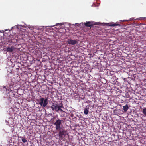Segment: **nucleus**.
<instances>
[{
	"mask_svg": "<svg viewBox=\"0 0 146 146\" xmlns=\"http://www.w3.org/2000/svg\"><path fill=\"white\" fill-rule=\"evenodd\" d=\"M22 142H23V143H25L27 141V140L25 138L22 139Z\"/></svg>",
	"mask_w": 146,
	"mask_h": 146,
	"instance_id": "nucleus-12",
	"label": "nucleus"
},
{
	"mask_svg": "<svg viewBox=\"0 0 146 146\" xmlns=\"http://www.w3.org/2000/svg\"><path fill=\"white\" fill-rule=\"evenodd\" d=\"M48 99L46 98L44 99L43 98H41L40 99L38 100V104H40V106L42 107V108L45 107L48 103Z\"/></svg>",
	"mask_w": 146,
	"mask_h": 146,
	"instance_id": "nucleus-2",
	"label": "nucleus"
},
{
	"mask_svg": "<svg viewBox=\"0 0 146 146\" xmlns=\"http://www.w3.org/2000/svg\"><path fill=\"white\" fill-rule=\"evenodd\" d=\"M142 112L144 115L145 116H146V108H144L143 109Z\"/></svg>",
	"mask_w": 146,
	"mask_h": 146,
	"instance_id": "nucleus-11",
	"label": "nucleus"
},
{
	"mask_svg": "<svg viewBox=\"0 0 146 146\" xmlns=\"http://www.w3.org/2000/svg\"><path fill=\"white\" fill-rule=\"evenodd\" d=\"M62 120L58 119L56 120L54 123H53V124L56 126V130H59L61 129V125L62 124Z\"/></svg>",
	"mask_w": 146,
	"mask_h": 146,
	"instance_id": "nucleus-4",
	"label": "nucleus"
},
{
	"mask_svg": "<svg viewBox=\"0 0 146 146\" xmlns=\"http://www.w3.org/2000/svg\"><path fill=\"white\" fill-rule=\"evenodd\" d=\"M14 49V48L13 46H12L11 47H8L7 48V50L8 52H12Z\"/></svg>",
	"mask_w": 146,
	"mask_h": 146,
	"instance_id": "nucleus-8",
	"label": "nucleus"
},
{
	"mask_svg": "<svg viewBox=\"0 0 146 146\" xmlns=\"http://www.w3.org/2000/svg\"><path fill=\"white\" fill-rule=\"evenodd\" d=\"M84 25L86 27H92L93 26V25H95L94 24L93 22L92 21H88L86 22V23H84Z\"/></svg>",
	"mask_w": 146,
	"mask_h": 146,
	"instance_id": "nucleus-6",
	"label": "nucleus"
},
{
	"mask_svg": "<svg viewBox=\"0 0 146 146\" xmlns=\"http://www.w3.org/2000/svg\"><path fill=\"white\" fill-rule=\"evenodd\" d=\"M123 110L125 112H126L129 109V107L127 104H126L125 106H123Z\"/></svg>",
	"mask_w": 146,
	"mask_h": 146,
	"instance_id": "nucleus-9",
	"label": "nucleus"
},
{
	"mask_svg": "<svg viewBox=\"0 0 146 146\" xmlns=\"http://www.w3.org/2000/svg\"><path fill=\"white\" fill-rule=\"evenodd\" d=\"M108 25L110 26H120V25L119 24H116L114 23H108Z\"/></svg>",
	"mask_w": 146,
	"mask_h": 146,
	"instance_id": "nucleus-7",
	"label": "nucleus"
},
{
	"mask_svg": "<svg viewBox=\"0 0 146 146\" xmlns=\"http://www.w3.org/2000/svg\"><path fill=\"white\" fill-rule=\"evenodd\" d=\"M59 130L58 135L60 139H65L66 136L68 135L67 131L64 129H60Z\"/></svg>",
	"mask_w": 146,
	"mask_h": 146,
	"instance_id": "nucleus-3",
	"label": "nucleus"
},
{
	"mask_svg": "<svg viewBox=\"0 0 146 146\" xmlns=\"http://www.w3.org/2000/svg\"><path fill=\"white\" fill-rule=\"evenodd\" d=\"M84 113L86 115H87L88 114L89 111L88 109L87 108H84Z\"/></svg>",
	"mask_w": 146,
	"mask_h": 146,
	"instance_id": "nucleus-10",
	"label": "nucleus"
},
{
	"mask_svg": "<svg viewBox=\"0 0 146 146\" xmlns=\"http://www.w3.org/2000/svg\"><path fill=\"white\" fill-rule=\"evenodd\" d=\"M50 108L52 110L55 111L57 112H58L59 111L61 112H64L61 109L62 108H64L63 104L62 103H60L59 105L55 103H52Z\"/></svg>",
	"mask_w": 146,
	"mask_h": 146,
	"instance_id": "nucleus-1",
	"label": "nucleus"
},
{
	"mask_svg": "<svg viewBox=\"0 0 146 146\" xmlns=\"http://www.w3.org/2000/svg\"><path fill=\"white\" fill-rule=\"evenodd\" d=\"M67 42L68 44L73 45L76 44L77 43V41L76 40L71 39H68Z\"/></svg>",
	"mask_w": 146,
	"mask_h": 146,
	"instance_id": "nucleus-5",
	"label": "nucleus"
}]
</instances>
